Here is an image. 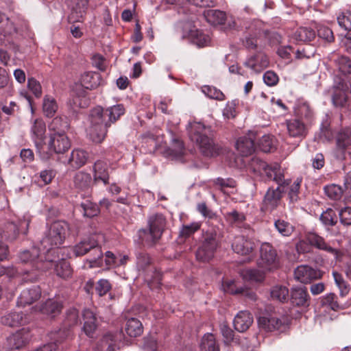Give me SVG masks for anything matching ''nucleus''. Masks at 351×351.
<instances>
[{
  "label": "nucleus",
  "mask_w": 351,
  "mask_h": 351,
  "mask_svg": "<svg viewBox=\"0 0 351 351\" xmlns=\"http://www.w3.org/2000/svg\"><path fill=\"white\" fill-rule=\"evenodd\" d=\"M322 305L326 306L333 311H337L339 308V304L337 301V296L334 293H329L326 295L322 298Z\"/></svg>",
  "instance_id": "nucleus-51"
},
{
  "label": "nucleus",
  "mask_w": 351,
  "mask_h": 351,
  "mask_svg": "<svg viewBox=\"0 0 351 351\" xmlns=\"http://www.w3.org/2000/svg\"><path fill=\"white\" fill-rule=\"evenodd\" d=\"M37 265L38 269L41 270H47L54 266L56 275L62 278H69L72 275L70 263L64 259H61L56 264L52 261L46 260L44 263H38Z\"/></svg>",
  "instance_id": "nucleus-12"
},
{
  "label": "nucleus",
  "mask_w": 351,
  "mask_h": 351,
  "mask_svg": "<svg viewBox=\"0 0 351 351\" xmlns=\"http://www.w3.org/2000/svg\"><path fill=\"white\" fill-rule=\"evenodd\" d=\"M62 307V302L53 299H49L41 304L40 311L43 314L53 318L60 313Z\"/></svg>",
  "instance_id": "nucleus-28"
},
{
  "label": "nucleus",
  "mask_w": 351,
  "mask_h": 351,
  "mask_svg": "<svg viewBox=\"0 0 351 351\" xmlns=\"http://www.w3.org/2000/svg\"><path fill=\"white\" fill-rule=\"evenodd\" d=\"M187 130L191 141L196 143L204 156L213 157L219 154L220 147L211 137L210 127L200 122H193L189 123Z\"/></svg>",
  "instance_id": "nucleus-1"
},
{
  "label": "nucleus",
  "mask_w": 351,
  "mask_h": 351,
  "mask_svg": "<svg viewBox=\"0 0 351 351\" xmlns=\"http://www.w3.org/2000/svg\"><path fill=\"white\" fill-rule=\"evenodd\" d=\"M274 227L283 237H289L294 231V227L287 221L278 219L274 221Z\"/></svg>",
  "instance_id": "nucleus-40"
},
{
  "label": "nucleus",
  "mask_w": 351,
  "mask_h": 351,
  "mask_svg": "<svg viewBox=\"0 0 351 351\" xmlns=\"http://www.w3.org/2000/svg\"><path fill=\"white\" fill-rule=\"evenodd\" d=\"M317 35L320 38L328 43L334 41V35L332 31L328 27L324 25L318 26Z\"/></svg>",
  "instance_id": "nucleus-56"
},
{
  "label": "nucleus",
  "mask_w": 351,
  "mask_h": 351,
  "mask_svg": "<svg viewBox=\"0 0 351 351\" xmlns=\"http://www.w3.org/2000/svg\"><path fill=\"white\" fill-rule=\"evenodd\" d=\"M256 133L250 132L247 136L240 137L236 143L237 149L243 155H251L256 149L254 141Z\"/></svg>",
  "instance_id": "nucleus-17"
},
{
  "label": "nucleus",
  "mask_w": 351,
  "mask_h": 351,
  "mask_svg": "<svg viewBox=\"0 0 351 351\" xmlns=\"http://www.w3.org/2000/svg\"><path fill=\"white\" fill-rule=\"evenodd\" d=\"M250 166L254 172L265 173L269 180H274L276 183L282 182L283 177H285L283 169L278 164L269 166L265 161L258 158H253Z\"/></svg>",
  "instance_id": "nucleus-9"
},
{
  "label": "nucleus",
  "mask_w": 351,
  "mask_h": 351,
  "mask_svg": "<svg viewBox=\"0 0 351 351\" xmlns=\"http://www.w3.org/2000/svg\"><path fill=\"white\" fill-rule=\"evenodd\" d=\"M253 322V316L250 312L241 311L234 317L233 325L236 330L239 332H243L249 329Z\"/></svg>",
  "instance_id": "nucleus-20"
},
{
  "label": "nucleus",
  "mask_w": 351,
  "mask_h": 351,
  "mask_svg": "<svg viewBox=\"0 0 351 351\" xmlns=\"http://www.w3.org/2000/svg\"><path fill=\"white\" fill-rule=\"evenodd\" d=\"M302 180L298 178L290 187L288 195L291 202H295L298 199V193Z\"/></svg>",
  "instance_id": "nucleus-59"
},
{
  "label": "nucleus",
  "mask_w": 351,
  "mask_h": 351,
  "mask_svg": "<svg viewBox=\"0 0 351 351\" xmlns=\"http://www.w3.org/2000/svg\"><path fill=\"white\" fill-rule=\"evenodd\" d=\"M73 10L79 14L80 16L86 12L88 9L89 0H71Z\"/></svg>",
  "instance_id": "nucleus-57"
},
{
  "label": "nucleus",
  "mask_w": 351,
  "mask_h": 351,
  "mask_svg": "<svg viewBox=\"0 0 351 351\" xmlns=\"http://www.w3.org/2000/svg\"><path fill=\"white\" fill-rule=\"evenodd\" d=\"M244 64L254 72L260 73L269 65V61L264 54L257 53L248 58Z\"/></svg>",
  "instance_id": "nucleus-24"
},
{
  "label": "nucleus",
  "mask_w": 351,
  "mask_h": 351,
  "mask_svg": "<svg viewBox=\"0 0 351 351\" xmlns=\"http://www.w3.org/2000/svg\"><path fill=\"white\" fill-rule=\"evenodd\" d=\"M110 179L108 165L103 160H97L94 165V181H101L105 185L108 184Z\"/></svg>",
  "instance_id": "nucleus-26"
},
{
  "label": "nucleus",
  "mask_w": 351,
  "mask_h": 351,
  "mask_svg": "<svg viewBox=\"0 0 351 351\" xmlns=\"http://www.w3.org/2000/svg\"><path fill=\"white\" fill-rule=\"evenodd\" d=\"M332 101L333 105L336 107L341 108L345 106L348 101V96L343 88V86L341 87H335L334 88Z\"/></svg>",
  "instance_id": "nucleus-38"
},
{
  "label": "nucleus",
  "mask_w": 351,
  "mask_h": 351,
  "mask_svg": "<svg viewBox=\"0 0 351 351\" xmlns=\"http://www.w3.org/2000/svg\"><path fill=\"white\" fill-rule=\"evenodd\" d=\"M80 82L85 88L92 90L101 84V77L96 72H86L82 75Z\"/></svg>",
  "instance_id": "nucleus-30"
},
{
  "label": "nucleus",
  "mask_w": 351,
  "mask_h": 351,
  "mask_svg": "<svg viewBox=\"0 0 351 351\" xmlns=\"http://www.w3.org/2000/svg\"><path fill=\"white\" fill-rule=\"evenodd\" d=\"M189 36L191 41L199 47L207 46L210 41L209 36L197 29H191Z\"/></svg>",
  "instance_id": "nucleus-35"
},
{
  "label": "nucleus",
  "mask_w": 351,
  "mask_h": 351,
  "mask_svg": "<svg viewBox=\"0 0 351 351\" xmlns=\"http://www.w3.org/2000/svg\"><path fill=\"white\" fill-rule=\"evenodd\" d=\"M125 330L130 337H136L143 333V327L140 320L132 317L127 321Z\"/></svg>",
  "instance_id": "nucleus-33"
},
{
  "label": "nucleus",
  "mask_w": 351,
  "mask_h": 351,
  "mask_svg": "<svg viewBox=\"0 0 351 351\" xmlns=\"http://www.w3.org/2000/svg\"><path fill=\"white\" fill-rule=\"evenodd\" d=\"M257 265L259 269L270 272L278 269L280 263L277 252L269 243H264L261 245Z\"/></svg>",
  "instance_id": "nucleus-6"
},
{
  "label": "nucleus",
  "mask_w": 351,
  "mask_h": 351,
  "mask_svg": "<svg viewBox=\"0 0 351 351\" xmlns=\"http://www.w3.org/2000/svg\"><path fill=\"white\" fill-rule=\"evenodd\" d=\"M82 315L84 319L83 330L87 336L92 337L97 327L95 315L92 311L85 309Z\"/></svg>",
  "instance_id": "nucleus-29"
},
{
  "label": "nucleus",
  "mask_w": 351,
  "mask_h": 351,
  "mask_svg": "<svg viewBox=\"0 0 351 351\" xmlns=\"http://www.w3.org/2000/svg\"><path fill=\"white\" fill-rule=\"evenodd\" d=\"M69 230V225L64 221L53 222L40 241L41 245L47 250L53 246L61 245Z\"/></svg>",
  "instance_id": "nucleus-5"
},
{
  "label": "nucleus",
  "mask_w": 351,
  "mask_h": 351,
  "mask_svg": "<svg viewBox=\"0 0 351 351\" xmlns=\"http://www.w3.org/2000/svg\"><path fill=\"white\" fill-rule=\"evenodd\" d=\"M340 221L345 226L351 225V207L342 208L339 213Z\"/></svg>",
  "instance_id": "nucleus-62"
},
{
  "label": "nucleus",
  "mask_w": 351,
  "mask_h": 351,
  "mask_svg": "<svg viewBox=\"0 0 351 351\" xmlns=\"http://www.w3.org/2000/svg\"><path fill=\"white\" fill-rule=\"evenodd\" d=\"M88 158V153L81 149H75L72 151L69 159L71 167L78 169L84 165Z\"/></svg>",
  "instance_id": "nucleus-32"
},
{
  "label": "nucleus",
  "mask_w": 351,
  "mask_h": 351,
  "mask_svg": "<svg viewBox=\"0 0 351 351\" xmlns=\"http://www.w3.org/2000/svg\"><path fill=\"white\" fill-rule=\"evenodd\" d=\"M258 324L261 328L266 331L279 330L282 324L280 319L271 315L260 317Z\"/></svg>",
  "instance_id": "nucleus-31"
},
{
  "label": "nucleus",
  "mask_w": 351,
  "mask_h": 351,
  "mask_svg": "<svg viewBox=\"0 0 351 351\" xmlns=\"http://www.w3.org/2000/svg\"><path fill=\"white\" fill-rule=\"evenodd\" d=\"M267 272L261 269H247L244 272L243 277L245 280L252 282H261L265 280V274Z\"/></svg>",
  "instance_id": "nucleus-41"
},
{
  "label": "nucleus",
  "mask_w": 351,
  "mask_h": 351,
  "mask_svg": "<svg viewBox=\"0 0 351 351\" xmlns=\"http://www.w3.org/2000/svg\"><path fill=\"white\" fill-rule=\"evenodd\" d=\"M337 19L339 25L351 35V12L350 10L341 12Z\"/></svg>",
  "instance_id": "nucleus-44"
},
{
  "label": "nucleus",
  "mask_w": 351,
  "mask_h": 351,
  "mask_svg": "<svg viewBox=\"0 0 351 351\" xmlns=\"http://www.w3.org/2000/svg\"><path fill=\"white\" fill-rule=\"evenodd\" d=\"M289 289L283 285H276L271 290V298L282 302L287 301Z\"/></svg>",
  "instance_id": "nucleus-43"
},
{
  "label": "nucleus",
  "mask_w": 351,
  "mask_h": 351,
  "mask_svg": "<svg viewBox=\"0 0 351 351\" xmlns=\"http://www.w3.org/2000/svg\"><path fill=\"white\" fill-rule=\"evenodd\" d=\"M79 321L78 311L75 308L69 309L66 313V317L64 320V327H71L75 326Z\"/></svg>",
  "instance_id": "nucleus-48"
},
{
  "label": "nucleus",
  "mask_w": 351,
  "mask_h": 351,
  "mask_svg": "<svg viewBox=\"0 0 351 351\" xmlns=\"http://www.w3.org/2000/svg\"><path fill=\"white\" fill-rule=\"evenodd\" d=\"M320 220L324 225L332 226L337 223L336 214L332 209L328 208L322 213Z\"/></svg>",
  "instance_id": "nucleus-53"
},
{
  "label": "nucleus",
  "mask_w": 351,
  "mask_h": 351,
  "mask_svg": "<svg viewBox=\"0 0 351 351\" xmlns=\"http://www.w3.org/2000/svg\"><path fill=\"white\" fill-rule=\"evenodd\" d=\"M29 89L34 94L36 97L42 95V88L40 83L34 78H29L27 82Z\"/></svg>",
  "instance_id": "nucleus-63"
},
{
  "label": "nucleus",
  "mask_w": 351,
  "mask_h": 351,
  "mask_svg": "<svg viewBox=\"0 0 351 351\" xmlns=\"http://www.w3.org/2000/svg\"><path fill=\"white\" fill-rule=\"evenodd\" d=\"M151 264L149 256L144 252H139L136 255V265L139 269L145 270Z\"/></svg>",
  "instance_id": "nucleus-58"
},
{
  "label": "nucleus",
  "mask_w": 351,
  "mask_h": 351,
  "mask_svg": "<svg viewBox=\"0 0 351 351\" xmlns=\"http://www.w3.org/2000/svg\"><path fill=\"white\" fill-rule=\"evenodd\" d=\"M43 108L47 117H52L58 110V105L53 98L47 96L44 98Z\"/></svg>",
  "instance_id": "nucleus-46"
},
{
  "label": "nucleus",
  "mask_w": 351,
  "mask_h": 351,
  "mask_svg": "<svg viewBox=\"0 0 351 351\" xmlns=\"http://www.w3.org/2000/svg\"><path fill=\"white\" fill-rule=\"evenodd\" d=\"M82 209L83 215L87 217H93L99 213L98 206L88 200H86L80 204Z\"/></svg>",
  "instance_id": "nucleus-45"
},
{
  "label": "nucleus",
  "mask_w": 351,
  "mask_h": 351,
  "mask_svg": "<svg viewBox=\"0 0 351 351\" xmlns=\"http://www.w3.org/2000/svg\"><path fill=\"white\" fill-rule=\"evenodd\" d=\"M335 156L339 160L351 159V129L339 130L336 135Z\"/></svg>",
  "instance_id": "nucleus-10"
},
{
  "label": "nucleus",
  "mask_w": 351,
  "mask_h": 351,
  "mask_svg": "<svg viewBox=\"0 0 351 351\" xmlns=\"http://www.w3.org/2000/svg\"><path fill=\"white\" fill-rule=\"evenodd\" d=\"M200 349L201 351H219L215 337L212 333H207L202 337Z\"/></svg>",
  "instance_id": "nucleus-39"
},
{
  "label": "nucleus",
  "mask_w": 351,
  "mask_h": 351,
  "mask_svg": "<svg viewBox=\"0 0 351 351\" xmlns=\"http://www.w3.org/2000/svg\"><path fill=\"white\" fill-rule=\"evenodd\" d=\"M287 132L291 137L303 138L307 134L306 125L300 119H291L286 121Z\"/></svg>",
  "instance_id": "nucleus-21"
},
{
  "label": "nucleus",
  "mask_w": 351,
  "mask_h": 351,
  "mask_svg": "<svg viewBox=\"0 0 351 351\" xmlns=\"http://www.w3.org/2000/svg\"><path fill=\"white\" fill-rule=\"evenodd\" d=\"M39 256V250L36 247H32L31 250H24L21 252L19 256L20 261L22 263H33L36 269L38 263H44L45 261H36Z\"/></svg>",
  "instance_id": "nucleus-37"
},
{
  "label": "nucleus",
  "mask_w": 351,
  "mask_h": 351,
  "mask_svg": "<svg viewBox=\"0 0 351 351\" xmlns=\"http://www.w3.org/2000/svg\"><path fill=\"white\" fill-rule=\"evenodd\" d=\"M220 330L224 338V341L226 343L232 341L234 339V331L228 326L226 322L221 324Z\"/></svg>",
  "instance_id": "nucleus-61"
},
{
  "label": "nucleus",
  "mask_w": 351,
  "mask_h": 351,
  "mask_svg": "<svg viewBox=\"0 0 351 351\" xmlns=\"http://www.w3.org/2000/svg\"><path fill=\"white\" fill-rule=\"evenodd\" d=\"M26 316L21 312H10L1 319L2 324L10 327H18L27 323Z\"/></svg>",
  "instance_id": "nucleus-27"
},
{
  "label": "nucleus",
  "mask_w": 351,
  "mask_h": 351,
  "mask_svg": "<svg viewBox=\"0 0 351 351\" xmlns=\"http://www.w3.org/2000/svg\"><path fill=\"white\" fill-rule=\"evenodd\" d=\"M232 248L234 252L241 255H249L255 248L254 242L243 235H238L234 238Z\"/></svg>",
  "instance_id": "nucleus-15"
},
{
  "label": "nucleus",
  "mask_w": 351,
  "mask_h": 351,
  "mask_svg": "<svg viewBox=\"0 0 351 351\" xmlns=\"http://www.w3.org/2000/svg\"><path fill=\"white\" fill-rule=\"evenodd\" d=\"M315 38V31L308 27H300L293 34V38L300 42H310Z\"/></svg>",
  "instance_id": "nucleus-36"
},
{
  "label": "nucleus",
  "mask_w": 351,
  "mask_h": 351,
  "mask_svg": "<svg viewBox=\"0 0 351 351\" xmlns=\"http://www.w3.org/2000/svg\"><path fill=\"white\" fill-rule=\"evenodd\" d=\"M29 339V330L26 328H22L7 338V347L10 350L20 349L27 343Z\"/></svg>",
  "instance_id": "nucleus-16"
},
{
  "label": "nucleus",
  "mask_w": 351,
  "mask_h": 351,
  "mask_svg": "<svg viewBox=\"0 0 351 351\" xmlns=\"http://www.w3.org/2000/svg\"><path fill=\"white\" fill-rule=\"evenodd\" d=\"M291 302L298 306H308L310 304V295L304 287H296L291 289Z\"/></svg>",
  "instance_id": "nucleus-23"
},
{
  "label": "nucleus",
  "mask_w": 351,
  "mask_h": 351,
  "mask_svg": "<svg viewBox=\"0 0 351 351\" xmlns=\"http://www.w3.org/2000/svg\"><path fill=\"white\" fill-rule=\"evenodd\" d=\"M165 226V219L162 215H155L148 219V229H141L138 237L141 242L152 246L160 239Z\"/></svg>",
  "instance_id": "nucleus-3"
},
{
  "label": "nucleus",
  "mask_w": 351,
  "mask_h": 351,
  "mask_svg": "<svg viewBox=\"0 0 351 351\" xmlns=\"http://www.w3.org/2000/svg\"><path fill=\"white\" fill-rule=\"evenodd\" d=\"M197 209L198 212L200 213L205 218L213 219L217 217L216 214L213 210L209 209L204 202L198 204L197 206Z\"/></svg>",
  "instance_id": "nucleus-64"
},
{
  "label": "nucleus",
  "mask_w": 351,
  "mask_h": 351,
  "mask_svg": "<svg viewBox=\"0 0 351 351\" xmlns=\"http://www.w3.org/2000/svg\"><path fill=\"white\" fill-rule=\"evenodd\" d=\"M102 238L101 234H95L88 239L82 240L73 247V254L75 256H81L90 252L94 256L90 262L97 263L102 258V252L98 245L99 240Z\"/></svg>",
  "instance_id": "nucleus-7"
},
{
  "label": "nucleus",
  "mask_w": 351,
  "mask_h": 351,
  "mask_svg": "<svg viewBox=\"0 0 351 351\" xmlns=\"http://www.w3.org/2000/svg\"><path fill=\"white\" fill-rule=\"evenodd\" d=\"M323 275L324 271L306 265L298 266L294 271L295 278L304 284L311 283L313 280L321 279Z\"/></svg>",
  "instance_id": "nucleus-11"
},
{
  "label": "nucleus",
  "mask_w": 351,
  "mask_h": 351,
  "mask_svg": "<svg viewBox=\"0 0 351 351\" xmlns=\"http://www.w3.org/2000/svg\"><path fill=\"white\" fill-rule=\"evenodd\" d=\"M221 235L219 228H213L203 233L201 245L196 252V258L203 263L209 262L220 245Z\"/></svg>",
  "instance_id": "nucleus-2"
},
{
  "label": "nucleus",
  "mask_w": 351,
  "mask_h": 351,
  "mask_svg": "<svg viewBox=\"0 0 351 351\" xmlns=\"http://www.w3.org/2000/svg\"><path fill=\"white\" fill-rule=\"evenodd\" d=\"M291 183V180L287 179L277 183L278 184L276 189L269 188L265 193L263 202L262 210L264 211L272 212L280 204L282 194L285 192L287 186Z\"/></svg>",
  "instance_id": "nucleus-8"
},
{
  "label": "nucleus",
  "mask_w": 351,
  "mask_h": 351,
  "mask_svg": "<svg viewBox=\"0 0 351 351\" xmlns=\"http://www.w3.org/2000/svg\"><path fill=\"white\" fill-rule=\"evenodd\" d=\"M73 183L77 189L88 193L91 189L93 179L90 173L79 171L73 178Z\"/></svg>",
  "instance_id": "nucleus-25"
},
{
  "label": "nucleus",
  "mask_w": 351,
  "mask_h": 351,
  "mask_svg": "<svg viewBox=\"0 0 351 351\" xmlns=\"http://www.w3.org/2000/svg\"><path fill=\"white\" fill-rule=\"evenodd\" d=\"M46 125L42 119H36L31 128L32 138L35 143L38 151L40 152L45 145Z\"/></svg>",
  "instance_id": "nucleus-18"
},
{
  "label": "nucleus",
  "mask_w": 351,
  "mask_h": 351,
  "mask_svg": "<svg viewBox=\"0 0 351 351\" xmlns=\"http://www.w3.org/2000/svg\"><path fill=\"white\" fill-rule=\"evenodd\" d=\"M69 128L66 118L61 117H55L49 125L50 134H65V130Z\"/></svg>",
  "instance_id": "nucleus-34"
},
{
  "label": "nucleus",
  "mask_w": 351,
  "mask_h": 351,
  "mask_svg": "<svg viewBox=\"0 0 351 351\" xmlns=\"http://www.w3.org/2000/svg\"><path fill=\"white\" fill-rule=\"evenodd\" d=\"M326 194L331 199H339L344 191L342 188L337 184H331L324 187Z\"/></svg>",
  "instance_id": "nucleus-52"
},
{
  "label": "nucleus",
  "mask_w": 351,
  "mask_h": 351,
  "mask_svg": "<svg viewBox=\"0 0 351 351\" xmlns=\"http://www.w3.org/2000/svg\"><path fill=\"white\" fill-rule=\"evenodd\" d=\"M90 125L87 129L89 138L95 143H101L107 134V129L110 125H106L102 118L101 106L93 108L90 114Z\"/></svg>",
  "instance_id": "nucleus-4"
},
{
  "label": "nucleus",
  "mask_w": 351,
  "mask_h": 351,
  "mask_svg": "<svg viewBox=\"0 0 351 351\" xmlns=\"http://www.w3.org/2000/svg\"><path fill=\"white\" fill-rule=\"evenodd\" d=\"M338 71L343 75L351 74V60L346 56H341L335 60Z\"/></svg>",
  "instance_id": "nucleus-42"
},
{
  "label": "nucleus",
  "mask_w": 351,
  "mask_h": 351,
  "mask_svg": "<svg viewBox=\"0 0 351 351\" xmlns=\"http://www.w3.org/2000/svg\"><path fill=\"white\" fill-rule=\"evenodd\" d=\"M41 295V291L38 286L34 285L30 288L24 289L19 299L18 305L24 306L29 305L38 300Z\"/></svg>",
  "instance_id": "nucleus-22"
},
{
  "label": "nucleus",
  "mask_w": 351,
  "mask_h": 351,
  "mask_svg": "<svg viewBox=\"0 0 351 351\" xmlns=\"http://www.w3.org/2000/svg\"><path fill=\"white\" fill-rule=\"evenodd\" d=\"M201 227L199 222H193L190 224L184 225L180 231V235L183 237H188L197 231Z\"/></svg>",
  "instance_id": "nucleus-55"
},
{
  "label": "nucleus",
  "mask_w": 351,
  "mask_h": 351,
  "mask_svg": "<svg viewBox=\"0 0 351 351\" xmlns=\"http://www.w3.org/2000/svg\"><path fill=\"white\" fill-rule=\"evenodd\" d=\"M306 240L307 242L310 243L312 246L332 254L337 261L339 260L343 256V254L341 251L330 246L325 241V239L323 237L319 236L315 233L308 234L307 235Z\"/></svg>",
  "instance_id": "nucleus-13"
},
{
  "label": "nucleus",
  "mask_w": 351,
  "mask_h": 351,
  "mask_svg": "<svg viewBox=\"0 0 351 351\" xmlns=\"http://www.w3.org/2000/svg\"><path fill=\"white\" fill-rule=\"evenodd\" d=\"M49 148L56 154H62L71 147V143L66 134H50Z\"/></svg>",
  "instance_id": "nucleus-14"
},
{
  "label": "nucleus",
  "mask_w": 351,
  "mask_h": 351,
  "mask_svg": "<svg viewBox=\"0 0 351 351\" xmlns=\"http://www.w3.org/2000/svg\"><path fill=\"white\" fill-rule=\"evenodd\" d=\"M274 146V140L269 135L263 136L257 144V147L265 153L271 152Z\"/></svg>",
  "instance_id": "nucleus-47"
},
{
  "label": "nucleus",
  "mask_w": 351,
  "mask_h": 351,
  "mask_svg": "<svg viewBox=\"0 0 351 351\" xmlns=\"http://www.w3.org/2000/svg\"><path fill=\"white\" fill-rule=\"evenodd\" d=\"M111 289V285L108 280L101 279L97 283L96 291L99 296L106 295Z\"/></svg>",
  "instance_id": "nucleus-60"
},
{
  "label": "nucleus",
  "mask_w": 351,
  "mask_h": 351,
  "mask_svg": "<svg viewBox=\"0 0 351 351\" xmlns=\"http://www.w3.org/2000/svg\"><path fill=\"white\" fill-rule=\"evenodd\" d=\"M332 276L335 284L339 289L341 295L344 296L349 291V286L347 285V282L344 280L342 275L338 273L337 271H334L332 272Z\"/></svg>",
  "instance_id": "nucleus-50"
},
{
  "label": "nucleus",
  "mask_w": 351,
  "mask_h": 351,
  "mask_svg": "<svg viewBox=\"0 0 351 351\" xmlns=\"http://www.w3.org/2000/svg\"><path fill=\"white\" fill-rule=\"evenodd\" d=\"M202 92L209 98L219 101L223 100L225 97L223 93L214 86H204L202 87Z\"/></svg>",
  "instance_id": "nucleus-49"
},
{
  "label": "nucleus",
  "mask_w": 351,
  "mask_h": 351,
  "mask_svg": "<svg viewBox=\"0 0 351 351\" xmlns=\"http://www.w3.org/2000/svg\"><path fill=\"white\" fill-rule=\"evenodd\" d=\"M101 110L102 118L106 125L110 126L125 113V108L123 104L114 105L106 109L101 107Z\"/></svg>",
  "instance_id": "nucleus-19"
},
{
  "label": "nucleus",
  "mask_w": 351,
  "mask_h": 351,
  "mask_svg": "<svg viewBox=\"0 0 351 351\" xmlns=\"http://www.w3.org/2000/svg\"><path fill=\"white\" fill-rule=\"evenodd\" d=\"M226 219L231 224L240 225L245 220V216L243 213L234 210L227 213Z\"/></svg>",
  "instance_id": "nucleus-54"
}]
</instances>
